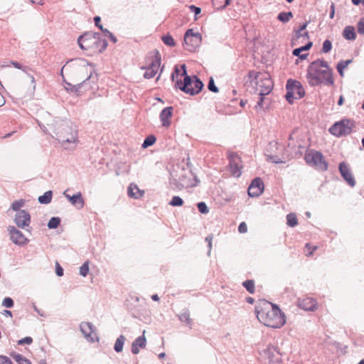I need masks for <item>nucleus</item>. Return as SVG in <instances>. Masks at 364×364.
<instances>
[{
    "label": "nucleus",
    "instance_id": "17",
    "mask_svg": "<svg viewBox=\"0 0 364 364\" xmlns=\"http://www.w3.org/2000/svg\"><path fill=\"white\" fill-rule=\"evenodd\" d=\"M161 58L159 56V53L156 55V59L153 60L149 67L146 68L144 73V77L146 79H151L155 76L157 73L159 68L160 67Z\"/></svg>",
    "mask_w": 364,
    "mask_h": 364
},
{
    "label": "nucleus",
    "instance_id": "1",
    "mask_svg": "<svg viewBox=\"0 0 364 364\" xmlns=\"http://www.w3.org/2000/svg\"><path fill=\"white\" fill-rule=\"evenodd\" d=\"M43 132L50 134L65 149H74L78 142L77 129L67 119L53 118L48 112H42L37 120Z\"/></svg>",
    "mask_w": 364,
    "mask_h": 364
},
{
    "label": "nucleus",
    "instance_id": "21",
    "mask_svg": "<svg viewBox=\"0 0 364 364\" xmlns=\"http://www.w3.org/2000/svg\"><path fill=\"white\" fill-rule=\"evenodd\" d=\"M145 331H143V335L136 338L132 344V353L133 354H138L140 348H144L146 345V339L144 336Z\"/></svg>",
    "mask_w": 364,
    "mask_h": 364
},
{
    "label": "nucleus",
    "instance_id": "40",
    "mask_svg": "<svg viewBox=\"0 0 364 364\" xmlns=\"http://www.w3.org/2000/svg\"><path fill=\"white\" fill-rule=\"evenodd\" d=\"M208 88L210 92H213L215 93H217L219 91V90H218V87L215 85V81L212 77H210V79H209V82L208 84Z\"/></svg>",
    "mask_w": 364,
    "mask_h": 364
},
{
    "label": "nucleus",
    "instance_id": "52",
    "mask_svg": "<svg viewBox=\"0 0 364 364\" xmlns=\"http://www.w3.org/2000/svg\"><path fill=\"white\" fill-rule=\"evenodd\" d=\"M0 364H13V363L9 357L0 355Z\"/></svg>",
    "mask_w": 364,
    "mask_h": 364
},
{
    "label": "nucleus",
    "instance_id": "36",
    "mask_svg": "<svg viewBox=\"0 0 364 364\" xmlns=\"http://www.w3.org/2000/svg\"><path fill=\"white\" fill-rule=\"evenodd\" d=\"M89 261L85 262L80 267V274L82 277H86L89 272Z\"/></svg>",
    "mask_w": 364,
    "mask_h": 364
},
{
    "label": "nucleus",
    "instance_id": "33",
    "mask_svg": "<svg viewBox=\"0 0 364 364\" xmlns=\"http://www.w3.org/2000/svg\"><path fill=\"white\" fill-rule=\"evenodd\" d=\"M25 205V200H15L12 203L11 205V208L14 210V211H16V213L18 211H20L21 210V208L22 207H23Z\"/></svg>",
    "mask_w": 364,
    "mask_h": 364
},
{
    "label": "nucleus",
    "instance_id": "25",
    "mask_svg": "<svg viewBox=\"0 0 364 364\" xmlns=\"http://www.w3.org/2000/svg\"><path fill=\"white\" fill-rule=\"evenodd\" d=\"M353 60L351 59L346 60H341L336 65L337 70L339 73V75L343 77L344 75V69L346 68Z\"/></svg>",
    "mask_w": 364,
    "mask_h": 364
},
{
    "label": "nucleus",
    "instance_id": "45",
    "mask_svg": "<svg viewBox=\"0 0 364 364\" xmlns=\"http://www.w3.org/2000/svg\"><path fill=\"white\" fill-rule=\"evenodd\" d=\"M2 305L6 308H12L14 306V301L10 297H5L3 300Z\"/></svg>",
    "mask_w": 364,
    "mask_h": 364
},
{
    "label": "nucleus",
    "instance_id": "13",
    "mask_svg": "<svg viewBox=\"0 0 364 364\" xmlns=\"http://www.w3.org/2000/svg\"><path fill=\"white\" fill-rule=\"evenodd\" d=\"M286 88L287 90H290L296 98L301 99L305 95V90L303 86L297 80L291 79L288 80Z\"/></svg>",
    "mask_w": 364,
    "mask_h": 364
},
{
    "label": "nucleus",
    "instance_id": "60",
    "mask_svg": "<svg viewBox=\"0 0 364 364\" xmlns=\"http://www.w3.org/2000/svg\"><path fill=\"white\" fill-rule=\"evenodd\" d=\"M97 44H100L101 45V48L100 49V52H102L104 50L106 49V48L108 46L107 41L105 39H103V40L100 39Z\"/></svg>",
    "mask_w": 364,
    "mask_h": 364
},
{
    "label": "nucleus",
    "instance_id": "63",
    "mask_svg": "<svg viewBox=\"0 0 364 364\" xmlns=\"http://www.w3.org/2000/svg\"><path fill=\"white\" fill-rule=\"evenodd\" d=\"M132 315L134 318H139L141 316L143 315V313L141 312L140 310L138 309H132Z\"/></svg>",
    "mask_w": 364,
    "mask_h": 364
},
{
    "label": "nucleus",
    "instance_id": "24",
    "mask_svg": "<svg viewBox=\"0 0 364 364\" xmlns=\"http://www.w3.org/2000/svg\"><path fill=\"white\" fill-rule=\"evenodd\" d=\"M11 356L15 360L18 364H31V362L23 355L13 352L11 353Z\"/></svg>",
    "mask_w": 364,
    "mask_h": 364
},
{
    "label": "nucleus",
    "instance_id": "26",
    "mask_svg": "<svg viewBox=\"0 0 364 364\" xmlns=\"http://www.w3.org/2000/svg\"><path fill=\"white\" fill-rule=\"evenodd\" d=\"M53 197V193L51 191H48L44 193L43 195L40 196L38 198V202L41 204H48L50 203Z\"/></svg>",
    "mask_w": 364,
    "mask_h": 364
},
{
    "label": "nucleus",
    "instance_id": "35",
    "mask_svg": "<svg viewBox=\"0 0 364 364\" xmlns=\"http://www.w3.org/2000/svg\"><path fill=\"white\" fill-rule=\"evenodd\" d=\"M156 140V139L154 135H149L144 139L142 144V147L147 148L153 145L155 143Z\"/></svg>",
    "mask_w": 364,
    "mask_h": 364
},
{
    "label": "nucleus",
    "instance_id": "43",
    "mask_svg": "<svg viewBox=\"0 0 364 364\" xmlns=\"http://www.w3.org/2000/svg\"><path fill=\"white\" fill-rule=\"evenodd\" d=\"M102 31L103 32L105 36L109 38L112 43H117V38L109 30H107V28H104V29H102Z\"/></svg>",
    "mask_w": 364,
    "mask_h": 364
},
{
    "label": "nucleus",
    "instance_id": "58",
    "mask_svg": "<svg viewBox=\"0 0 364 364\" xmlns=\"http://www.w3.org/2000/svg\"><path fill=\"white\" fill-rule=\"evenodd\" d=\"M55 274L58 277H62L63 275V269L60 267L58 262L55 264Z\"/></svg>",
    "mask_w": 364,
    "mask_h": 364
},
{
    "label": "nucleus",
    "instance_id": "9",
    "mask_svg": "<svg viewBox=\"0 0 364 364\" xmlns=\"http://www.w3.org/2000/svg\"><path fill=\"white\" fill-rule=\"evenodd\" d=\"M260 354L269 364H281L280 353L272 346H268Z\"/></svg>",
    "mask_w": 364,
    "mask_h": 364
},
{
    "label": "nucleus",
    "instance_id": "23",
    "mask_svg": "<svg viewBox=\"0 0 364 364\" xmlns=\"http://www.w3.org/2000/svg\"><path fill=\"white\" fill-rule=\"evenodd\" d=\"M343 36L349 41H354L356 38L355 28L352 26L345 27L343 31Z\"/></svg>",
    "mask_w": 364,
    "mask_h": 364
},
{
    "label": "nucleus",
    "instance_id": "53",
    "mask_svg": "<svg viewBox=\"0 0 364 364\" xmlns=\"http://www.w3.org/2000/svg\"><path fill=\"white\" fill-rule=\"evenodd\" d=\"M213 235L212 234L210 235H208L206 237H205V241L208 242V255H210V251H211V248H212V241H213Z\"/></svg>",
    "mask_w": 364,
    "mask_h": 364
},
{
    "label": "nucleus",
    "instance_id": "61",
    "mask_svg": "<svg viewBox=\"0 0 364 364\" xmlns=\"http://www.w3.org/2000/svg\"><path fill=\"white\" fill-rule=\"evenodd\" d=\"M100 21H101V18L98 16H96L94 17V21H95V24L97 27H98L101 31H102V29H104L103 26L102 24H100Z\"/></svg>",
    "mask_w": 364,
    "mask_h": 364
},
{
    "label": "nucleus",
    "instance_id": "55",
    "mask_svg": "<svg viewBox=\"0 0 364 364\" xmlns=\"http://www.w3.org/2000/svg\"><path fill=\"white\" fill-rule=\"evenodd\" d=\"M83 35H88L86 38H83V42L89 43L90 45L92 43V32L85 33Z\"/></svg>",
    "mask_w": 364,
    "mask_h": 364
},
{
    "label": "nucleus",
    "instance_id": "42",
    "mask_svg": "<svg viewBox=\"0 0 364 364\" xmlns=\"http://www.w3.org/2000/svg\"><path fill=\"white\" fill-rule=\"evenodd\" d=\"M302 49L303 48L301 47L295 48L292 52L293 55L295 56H298L301 60L306 59L307 57V54H301V52L304 51Z\"/></svg>",
    "mask_w": 364,
    "mask_h": 364
},
{
    "label": "nucleus",
    "instance_id": "46",
    "mask_svg": "<svg viewBox=\"0 0 364 364\" xmlns=\"http://www.w3.org/2000/svg\"><path fill=\"white\" fill-rule=\"evenodd\" d=\"M358 32L360 34H364V17L361 18L357 24Z\"/></svg>",
    "mask_w": 364,
    "mask_h": 364
},
{
    "label": "nucleus",
    "instance_id": "20",
    "mask_svg": "<svg viewBox=\"0 0 364 364\" xmlns=\"http://www.w3.org/2000/svg\"><path fill=\"white\" fill-rule=\"evenodd\" d=\"M172 107H167L161 110L159 114V118L164 127H168L171 125V118L172 117Z\"/></svg>",
    "mask_w": 364,
    "mask_h": 364
},
{
    "label": "nucleus",
    "instance_id": "7",
    "mask_svg": "<svg viewBox=\"0 0 364 364\" xmlns=\"http://www.w3.org/2000/svg\"><path fill=\"white\" fill-rule=\"evenodd\" d=\"M183 39L186 45V49L189 51H195L201 43L202 36L200 33H195L193 29L190 28L185 33Z\"/></svg>",
    "mask_w": 364,
    "mask_h": 364
},
{
    "label": "nucleus",
    "instance_id": "48",
    "mask_svg": "<svg viewBox=\"0 0 364 364\" xmlns=\"http://www.w3.org/2000/svg\"><path fill=\"white\" fill-rule=\"evenodd\" d=\"M32 342H33L32 338L27 336V337H25V338L18 341V344L21 345V346L24 345V344L30 345L32 343Z\"/></svg>",
    "mask_w": 364,
    "mask_h": 364
},
{
    "label": "nucleus",
    "instance_id": "31",
    "mask_svg": "<svg viewBox=\"0 0 364 364\" xmlns=\"http://www.w3.org/2000/svg\"><path fill=\"white\" fill-rule=\"evenodd\" d=\"M242 286L250 294L255 292V282L252 279H247L242 282Z\"/></svg>",
    "mask_w": 364,
    "mask_h": 364
},
{
    "label": "nucleus",
    "instance_id": "28",
    "mask_svg": "<svg viewBox=\"0 0 364 364\" xmlns=\"http://www.w3.org/2000/svg\"><path fill=\"white\" fill-rule=\"evenodd\" d=\"M178 316L181 322H184L187 325L191 326L192 320L190 318V313L188 310H184Z\"/></svg>",
    "mask_w": 364,
    "mask_h": 364
},
{
    "label": "nucleus",
    "instance_id": "15",
    "mask_svg": "<svg viewBox=\"0 0 364 364\" xmlns=\"http://www.w3.org/2000/svg\"><path fill=\"white\" fill-rule=\"evenodd\" d=\"M264 191V183L260 178H255L250 185L247 192L250 197H257L260 196Z\"/></svg>",
    "mask_w": 364,
    "mask_h": 364
},
{
    "label": "nucleus",
    "instance_id": "44",
    "mask_svg": "<svg viewBox=\"0 0 364 364\" xmlns=\"http://www.w3.org/2000/svg\"><path fill=\"white\" fill-rule=\"evenodd\" d=\"M197 207H198V209L199 212L203 213V214H206L209 211L207 205L204 202L198 203L197 204Z\"/></svg>",
    "mask_w": 364,
    "mask_h": 364
},
{
    "label": "nucleus",
    "instance_id": "2",
    "mask_svg": "<svg viewBox=\"0 0 364 364\" xmlns=\"http://www.w3.org/2000/svg\"><path fill=\"white\" fill-rule=\"evenodd\" d=\"M306 80L311 87L321 85H333V70L323 59H317L310 63L307 69Z\"/></svg>",
    "mask_w": 364,
    "mask_h": 364
},
{
    "label": "nucleus",
    "instance_id": "18",
    "mask_svg": "<svg viewBox=\"0 0 364 364\" xmlns=\"http://www.w3.org/2000/svg\"><path fill=\"white\" fill-rule=\"evenodd\" d=\"M63 195L68 199V200L77 209H81L83 208L85 202L80 192H77L73 196H70L67 193V191H64Z\"/></svg>",
    "mask_w": 364,
    "mask_h": 364
},
{
    "label": "nucleus",
    "instance_id": "37",
    "mask_svg": "<svg viewBox=\"0 0 364 364\" xmlns=\"http://www.w3.org/2000/svg\"><path fill=\"white\" fill-rule=\"evenodd\" d=\"M183 203V199L177 196H173L171 201L169 202V205L171 206H181Z\"/></svg>",
    "mask_w": 364,
    "mask_h": 364
},
{
    "label": "nucleus",
    "instance_id": "27",
    "mask_svg": "<svg viewBox=\"0 0 364 364\" xmlns=\"http://www.w3.org/2000/svg\"><path fill=\"white\" fill-rule=\"evenodd\" d=\"M125 340L126 338L123 335H120L117 338L114 346V349L117 353H120L122 351Z\"/></svg>",
    "mask_w": 364,
    "mask_h": 364
},
{
    "label": "nucleus",
    "instance_id": "38",
    "mask_svg": "<svg viewBox=\"0 0 364 364\" xmlns=\"http://www.w3.org/2000/svg\"><path fill=\"white\" fill-rule=\"evenodd\" d=\"M331 49H332L331 41L328 39L325 40L323 43L322 52L323 53H327L330 52Z\"/></svg>",
    "mask_w": 364,
    "mask_h": 364
},
{
    "label": "nucleus",
    "instance_id": "41",
    "mask_svg": "<svg viewBox=\"0 0 364 364\" xmlns=\"http://www.w3.org/2000/svg\"><path fill=\"white\" fill-rule=\"evenodd\" d=\"M248 75L249 77L251 79L250 82L252 85H255V82H259V80H257L259 75V73L252 70L249 72Z\"/></svg>",
    "mask_w": 364,
    "mask_h": 364
},
{
    "label": "nucleus",
    "instance_id": "49",
    "mask_svg": "<svg viewBox=\"0 0 364 364\" xmlns=\"http://www.w3.org/2000/svg\"><path fill=\"white\" fill-rule=\"evenodd\" d=\"M92 77V75L90 74L86 79L85 80H84L82 83H79L77 85H74L73 87H72V88H70V92H77L80 88L82 86V84L85 83L86 80H88L89 79H90Z\"/></svg>",
    "mask_w": 364,
    "mask_h": 364
},
{
    "label": "nucleus",
    "instance_id": "22",
    "mask_svg": "<svg viewBox=\"0 0 364 364\" xmlns=\"http://www.w3.org/2000/svg\"><path fill=\"white\" fill-rule=\"evenodd\" d=\"M128 196L134 199L140 198L144 193V191L140 190L135 183H130L127 189Z\"/></svg>",
    "mask_w": 364,
    "mask_h": 364
},
{
    "label": "nucleus",
    "instance_id": "64",
    "mask_svg": "<svg viewBox=\"0 0 364 364\" xmlns=\"http://www.w3.org/2000/svg\"><path fill=\"white\" fill-rule=\"evenodd\" d=\"M92 41H93V43H97L98 41L100 40V33H92Z\"/></svg>",
    "mask_w": 364,
    "mask_h": 364
},
{
    "label": "nucleus",
    "instance_id": "59",
    "mask_svg": "<svg viewBox=\"0 0 364 364\" xmlns=\"http://www.w3.org/2000/svg\"><path fill=\"white\" fill-rule=\"evenodd\" d=\"M267 160L275 164H279L282 162L277 156L273 155H267Z\"/></svg>",
    "mask_w": 364,
    "mask_h": 364
},
{
    "label": "nucleus",
    "instance_id": "10",
    "mask_svg": "<svg viewBox=\"0 0 364 364\" xmlns=\"http://www.w3.org/2000/svg\"><path fill=\"white\" fill-rule=\"evenodd\" d=\"M229 159V168L231 174L236 178L241 176L242 168L241 159L237 154L235 153H230L228 155Z\"/></svg>",
    "mask_w": 364,
    "mask_h": 364
},
{
    "label": "nucleus",
    "instance_id": "11",
    "mask_svg": "<svg viewBox=\"0 0 364 364\" xmlns=\"http://www.w3.org/2000/svg\"><path fill=\"white\" fill-rule=\"evenodd\" d=\"M95 326L90 322H82L80 324V330L83 334L85 338L90 343H94L95 341H99L96 336Z\"/></svg>",
    "mask_w": 364,
    "mask_h": 364
},
{
    "label": "nucleus",
    "instance_id": "54",
    "mask_svg": "<svg viewBox=\"0 0 364 364\" xmlns=\"http://www.w3.org/2000/svg\"><path fill=\"white\" fill-rule=\"evenodd\" d=\"M11 64L18 69L22 70L24 73H27L28 67L22 66L20 63L16 61H11Z\"/></svg>",
    "mask_w": 364,
    "mask_h": 364
},
{
    "label": "nucleus",
    "instance_id": "32",
    "mask_svg": "<svg viewBox=\"0 0 364 364\" xmlns=\"http://www.w3.org/2000/svg\"><path fill=\"white\" fill-rule=\"evenodd\" d=\"M60 223V219L58 217H52L48 223L49 229H55Z\"/></svg>",
    "mask_w": 364,
    "mask_h": 364
},
{
    "label": "nucleus",
    "instance_id": "50",
    "mask_svg": "<svg viewBox=\"0 0 364 364\" xmlns=\"http://www.w3.org/2000/svg\"><path fill=\"white\" fill-rule=\"evenodd\" d=\"M305 247H306V248H307L309 250V252L306 254V256H308V257L312 256L314 254V252L317 250V246L311 247L309 243H306Z\"/></svg>",
    "mask_w": 364,
    "mask_h": 364
},
{
    "label": "nucleus",
    "instance_id": "14",
    "mask_svg": "<svg viewBox=\"0 0 364 364\" xmlns=\"http://www.w3.org/2000/svg\"><path fill=\"white\" fill-rule=\"evenodd\" d=\"M14 222L18 228L25 229L31 223V215L26 210L18 211L14 217Z\"/></svg>",
    "mask_w": 364,
    "mask_h": 364
},
{
    "label": "nucleus",
    "instance_id": "29",
    "mask_svg": "<svg viewBox=\"0 0 364 364\" xmlns=\"http://www.w3.org/2000/svg\"><path fill=\"white\" fill-rule=\"evenodd\" d=\"M293 17L291 11L288 12H280L277 16V19L282 23H287Z\"/></svg>",
    "mask_w": 364,
    "mask_h": 364
},
{
    "label": "nucleus",
    "instance_id": "3",
    "mask_svg": "<svg viewBox=\"0 0 364 364\" xmlns=\"http://www.w3.org/2000/svg\"><path fill=\"white\" fill-rule=\"evenodd\" d=\"M255 313L258 320L268 327L280 328L286 322L284 314L277 305L270 302H264L262 307L257 306Z\"/></svg>",
    "mask_w": 364,
    "mask_h": 364
},
{
    "label": "nucleus",
    "instance_id": "5",
    "mask_svg": "<svg viewBox=\"0 0 364 364\" xmlns=\"http://www.w3.org/2000/svg\"><path fill=\"white\" fill-rule=\"evenodd\" d=\"M354 126L355 123L353 120L344 119L334 123L330 127L329 132L331 134L339 137L350 134Z\"/></svg>",
    "mask_w": 364,
    "mask_h": 364
},
{
    "label": "nucleus",
    "instance_id": "30",
    "mask_svg": "<svg viewBox=\"0 0 364 364\" xmlns=\"http://www.w3.org/2000/svg\"><path fill=\"white\" fill-rule=\"evenodd\" d=\"M298 223L296 215L291 213L287 215V224L289 227H295Z\"/></svg>",
    "mask_w": 364,
    "mask_h": 364
},
{
    "label": "nucleus",
    "instance_id": "12",
    "mask_svg": "<svg viewBox=\"0 0 364 364\" xmlns=\"http://www.w3.org/2000/svg\"><path fill=\"white\" fill-rule=\"evenodd\" d=\"M256 90L259 96H265L270 93L273 87L271 79L268 77L259 78V82H255Z\"/></svg>",
    "mask_w": 364,
    "mask_h": 364
},
{
    "label": "nucleus",
    "instance_id": "62",
    "mask_svg": "<svg viewBox=\"0 0 364 364\" xmlns=\"http://www.w3.org/2000/svg\"><path fill=\"white\" fill-rule=\"evenodd\" d=\"M189 9L196 16L198 15L201 12L200 8L196 6L195 5L189 6Z\"/></svg>",
    "mask_w": 364,
    "mask_h": 364
},
{
    "label": "nucleus",
    "instance_id": "34",
    "mask_svg": "<svg viewBox=\"0 0 364 364\" xmlns=\"http://www.w3.org/2000/svg\"><path fill=\"white\" fill-rule=\"evenodd\" d=\"M161 40L166 46L172 47L176 45L173 38L169 34L162 36Z\"/></svg>",
    "mask_w": 364,
    "mask_h": 364
},
{
    "label": "nucleus",
    "instance_id": "57",
    "mask_svg": "<svg viewBox=\"0 0 364 364\" xmlns=\"http://www.w3.org/2000/svg\"><path fill=\"white\" fill-rule=\"evenodd\" d=\"M238 231L240 233H245L247 231V226L245 222H242L238 227Z\"/></svg>",
    "mask_w": 364,
    "mask_h": 364
},
{
    "label": "nucleus",
    "instance_id": "51",
    "mask_svg": "<svg viewBox=\"0 0 364 364\" xmlns=\"http://www.w3.org/2000/svg\"><path fill=\"white\" fill-rule=\"evenodd\" d=\"M285 97L290 104H292L294 102V99H297L296 96H294V95L290 92V90H287Z\"/></svg>",
    "mask_w": 364,
    "mask_h": 364
},
{
    "label": "nucleus",
    "instance_id": "4",
    "mask_svg": "<svg viewBox=\"0 0 364 364\" xmlns=\"http://www.w3.org/2000/svg\"><path fill=\"white\" fill-rule=\"evenodd\" d=\"M203 86V82L196 75L185 77L183 82L180 80H176V87L191 95L199 93Z\"/></svg>",
    "mask_w": 364,
    "mask_h": 364
},
{
    "label": "nucleus",
    "instance_id": "56",
    "mask_svg": "<svg viewBox=\"0 0 364 364\" xmlns=\"http://www.w3.org/2000/svg\"><path fill=\"white\" fill-rule=\"evenodd\" d=\"M180 75V70H179V68L177 65L175 66L174 68V70L173 72L171 74V80L173 81H175L176 80V78H177Z\"/></svg>",
    "mask_w": 364,
    "mask_h": 364
},
{
    "label": "nucleus",
    "instance_id": "16",
    "mask_svg": "<svg viewBox=\"0 0 364 364\" xmlns=\"http://www.w3.org/2000/svg\"><path fill=\"white\" fill-rule=\"evenodd\" d=\"M338 169L341 176L348 184L350 187H354L355 186V181L348 165L345 162H341L339 164Z\"/></svg>",
    "mask_w": 364,
    "mask_h": 364
},
{
    "label": "nucleus",
    "instance_id": "6",
    "mask_svg": "<svg viewBox=\"0 0 364 364\" xmlns=\"http://www.w3.org/2000/svg\"><path fill=\"white\" fill-rule=\"evenodd\" d=\"M306 162L312 166H315L320 171H326L328 168V164L325 161L323 154L316 151H310L305 155Z\"/></svg>",
    "mask_w": 364,
    "mask_h": 364
},
{
    "label": "nucleus",
    "instance_id": "19",
    "mask_svg": "<svg viewBox=\"0 0 364 364\" xmlns=\"http://www.w3.org/2000/svg\"><path fill=\"white\" fill-rule=\"evenodd\" d=\"M297 306L304 311H314L317 309L316 301L310 297L299 299L297 300Z\"/></svg>",
    "mask_w": 364,
    "mask_h": 364
},
{
    "label": "nucleus",
    "instance_id": "39",
    "mask_svg": "<svg viewBox=\"0 0 364 364\" xmlns=\"http://www.w3.org/2000/svg\"><path fill=\"white\" fill-rule=\"evenodd\" d=\"M88 35H82L77 39V43L81 49L87 50L90 48V44L83 42V38H86Z\"/></svg>",
    "mask_w": 364,
    "mask_h": 364
},
{
    "label": "nucleus",
    "instance_id": "47",
    "mask_svg": "<svg viewBox=\"0 0 364 364\" xmlns=\"http://www.w3.org/2000/svg\"><path fill=\"white\" fill-rule=\"evenodd\" d=\"M301 38H303L302 31H299V29L294 31V36L292 38V43L296 44V41H298Z\"/></svg>",
    "mask_w": 364,
    "mask_h": 364
},
{
    "label": "nucleus",
    "instance_id": "8",
    "mask_svg": "<svg viewBox=\"0 0 364 364\" xmlns=\"http://www.w3.org/2000/svg\"><path fill=\"white\" fill-rule=\"evenodd\" d=\"M7 231L9 234L10 240L16 245L22 247L29 242L28 239L25 237L22 232L13 225H9L7 228Z\"/></svg>",
    "mask_w": 364,
    "mask_h": 364
}]
</instances>
